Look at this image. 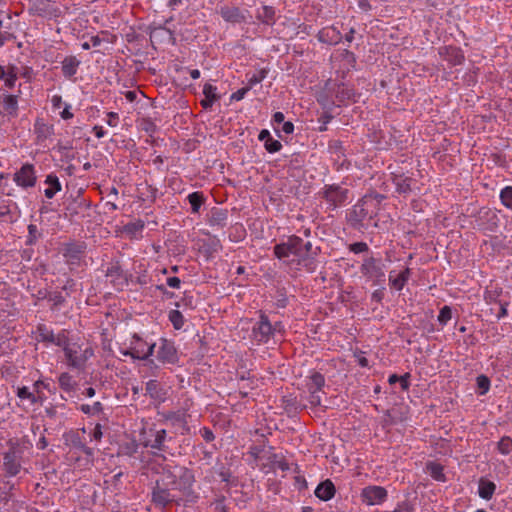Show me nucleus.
<instances>
[{
    "label": "nucleus",
    "mask_w": 512,
    "mask_h": 512,
    "mask_svg": "<svg viewBox=\"0 0 512 512\" xmlns=\"http://www.w3.org/2000/svg\"><path fill=\"white\" fill-rule=\"evenodd\" d=\"M148 469L158 475L151 488V503L160 510L172 506L190 507L199 499V493L194 489L196 482L194 472L185 467L161 464L157 461L148 463Z\"/></svg>",
    "instance_id": "nucleus-1"
},
{
    "label": "nucleus",
    "mask_w": 512,
    "mask_h": 512,
    "mask_svg": "<svg viewBox=\"0 0 512 512\" xmlns=\"http://www.w3.org/2000/svg\"><path fill=\"white\" fill-rule=\"evenodd\" d=\"M64 354L70 367L83 370L87 360L93 356V350L89 347L83 348L78 343H71L69 347H66Z\"/></svg>",
    "instance_id": "nucleus-2"
},
{
    "label": "nucleus",
    "mask_w": 512,
    "mask_h": 512,
    "mask_svg": "<svg viewBox=\"0 0 512 512\" xmlns=\"http://www.w3.org/2000/svg\"><path fill=\"white\" fill-rule=\"evenodd\" d=\"M87 244L84 241H69L62 245L61 252L68 264H78L84 256Z\"/></svg>",
    "instance_id": "nucleus-3"
},
{
    "label": "nucleus",
    "mask_w": 512,
    "mask_h": 512,
    "mask_svg": "<svg viewBox=\"0 0 512 512\" xmlns=\"http://www.w3.org/2000/svg\"><path fill=\"white\" fill-rule=\"evenodd\" d=\"M301 244V238L290 236L285 243L277 244L274 247V254L279 259L290 258L289 262H297V245Z\"/></svg>",
    "instance_id": "nucleus-4"
},
{
    "label": "nucleus",
    "mask_w": 512,
    "mask_h": 512,
    "mask_svg": "<svg viewBox=\"0 0 512 512\" xmlns=\"http://www.w3.org/2000/svg\"><path fill=\"white\" fill-rule=\"evenodd\" d=\"M105 276L119 291L123 290V288L128 285L127 276L118 261L108 263Z\"/></svg>",
    "instance_id": "nucleus-5"
},
{
    "label": "nucleus",
    "mask_w": 512,
    "mask_h": 512,
    "mask_svg": "<svg viewBox=\"0 0 512 512\" xmlns=\"http://www.w3.org/2000/svg\"><path fill=\"white\" fill-rule=\"evenodd\" d=\"M273 331L274 329L268 317L264 313H261L259 321L252 330L253 338L259 343H266L273 335Z\"/></svg>",
    "instance_id": "nucleus-6"
},
{
    "label": "nucleus",
    "mask_w": 512,
    "mask_h": 512,
    "mask_svg": "<svg viewBox=\"0 0 512 512\" xmlns=\"http://www.w3.org/2000/svg\"><path fill=\"white\" fill-rule=\"evenodd\" d=\"M14 181L23 189L34 187L36 183L35 169L32 164H24L19 171L14 174Z\"/></svg>",
    "instance_id": "nucleus-7"
},
{
    "label": "nucleus",
    "mask_w": 512,
    "mask_h": 512,
    "mask_svg": "<svg viewBox=\"0 0 512 512\" xmlns=\"http://www.w3.org/2000/svg\"><path fill=\"white\" fill-rule=\"evenodd\" d=\"M361 497L366 504L377 505L385 501L387 491L381 486H368L362 490Z\"/></svg>",
    "instance_id": "nucleus-8"
},
{
    "label": "nucleus",
    "mask_w": 512,
    "mask_h": 512,
    "mask_svg": "<svg viewBox=\"0 0 512 512\" xmlns=\"http://www.w3.org/2000/svg\"><path fill=\"white\" fill-rule=\"evenodd\" d=\"M29 13L39 17L56 16L58 8L51 0H34L29 7Z\"/></svg>",
    "instance_id": "nucleus-9"
},
{
    "label": "nucleus",
    "mask_w": 512,
    "mask_h": 512,
    "mask_svg": "<svg viewBox=\"0 0 512 512\" xmlns=\"http://www.w3.org/2000/svg\"><path fill=\"white\" fill-rule=\"evenodd\" d=\"M150 437L145 441V446L159 451H167V442L172 438L167 439V432L165 429L154 430L150 429Z\"/></svg>",
    "instance_id": "nucleus-10"
},
{
    "label": "nucleus",
    "mask_w": 512,
    "mask_h": 512,
    "mask_svg": "<svg viewBox=\"0 0 512 512\" xmlns=\"http://www.w3.org/2000/svg\"><path fill=\"white\" fill-rule=\"evenodd\" d=\"M373 194H365L359 202L354 206L353 212L360 219H364L366 217H370L372 211L369 210L368 204L373 201ZM374 199L377 203H380L383 199H385V194H374Z\"/></svg>",
    "instance_id": "nucleus-11"
},
{
    "label": "nucleus",
    "mask_w": 512,
    "mask_h": 512,
    "mask_svg": "<svg viewBox=\"0 0 512 512\" xmlns=\"http://www.w3.org/2000/svg\"><path fill=\"white\" fill-rule=\"evenodd\" d=\"M3 467L7 476L13 477L19 473L21 464L19 457L14 449L4 453Z\"/></svg>",
    "instance_id": "nucleus-12"
},
{
    "label": "nucleus",
    "mask_w": 512,
    "mask_h": 512,
    "mask_svg": "<svg viewBox=\"0 0 512 512\" xmlns=\"http://www.w3.org/2000/svg\"><path fill=\"white\" fill-rule=\"evenodd\" d=\"M317 38L322 43L336 45L341 41L342 35L336 27L328 26L318 32Z\"/></svg>",
    "instance_id": "nucleus-13"
},
{
    "label": "nucleus",
    "mask_w": 512,
    "mask_h": 512,
    "mask_svg": "<svg viewBox=\"0 0 512 512\" xmlns=\"http://www.w3.org/2000/svg\"><path fill=\"white\" fill-rule=\"evenodd\" d=\"M440 56L451 65L456 66L463 62L464 56L461 50L454 46H445L439 49Z\"/></svg>",
    "instance_id": "nucleus-14"
},
{
    "label": "nucleus",
    "mask_w": 512,
    "mask_h": 512,
    "mask_svg": "<svg viewBox=\"0 0 512 512\" xmlns=\"http://www.w3.org/2000/svg\"><path fill=\"white\" fill-rule=\"evenodd\" d=\"M157 358L162 362L174 363L177 359L176 349L172 343L162 340L161 346L157 351Z\"/></svg>",
    "instance_id": "nucleus-15"
},
{
    "label": "nucleus",
    "mask_w": 512,
    "mask_h": 512,
    "mask_svg": "<svg viewBox=\"0 0 512 512\" xmlns=\"http://www.w3.org/2000/svg\"><path fill=\"white\" fill-rule=\"evenodd\" d=\"M361 272L363 275L368 276L370 278H379L384 275L380 267L379 261H377L373 257L364 260L361 266Z\"/></svg>",
    "instance_id": "nucleus-16"
},
{
    "label": "nucleus",
    "mask_w": 512,
    "mask_h": 512,
    "mask_svg": "<svg viewBox=\"0 0 512 512\" xmlns=\"http://www.w3.org/2000/svg\"><path fill=\"white\" fill-rule=\"evenodd\" d=\"M221 17L231 23H241L245 21V16L238 7L223 6L219 11Z\"/></svg>",
    "instance_id": "nucleus-17"
},
{
    "label": "nucleus",
    "mask_w": 512,
    "mask_h": 512,
    "mask_svg": "<svg viewBox=\"0 0 512 512\" xmlns=\"http://www.w3.org/2000/svg\"><path fill=\"white\" fill-rule=\"evenodd\" d=\"M336 489L333 482L330 479H326L321 482L315 489V495L320 500L328 501L335 495Z\"/></svg>",
    "instance_id": "nucleus-18"
},
{
    "label": "nucleus",
    "mask_w": 512,
    "mask_h": 512,
    "mask_svg": "<svg viewBox=\"0 0 512 512\" xmlns=\"http://www.w3.org/2000/svg\"><path fill=\"white\" fill-rule=\"evenodd\" d=\"M66 441L75 449L82 451L88 457H93L94 452L93 449L86 446V444L81 440L80 435L76 432H71L67 435Z\"/></svg>",
    "instance_id": "nucleus-19"
},
{
    "label": "nucleus",
    "mask_w": 512,
    "mask_h": 512,
    "mask_svg": "<svg viewBox=\"0 0 512 512\" xmlns=\"http://www.w3.org/2000/svg\"><path fill=\"white\" fill-rule=\"evenodd\" d=\"M80 61L75 56H67L62 61V72L67 78L73 77L78 70Z\"/></svg>",
    "instance_id": "nucleus-20"
},
{
    "label": "nucleus",
    "mask_w": 512,
    "mask_h": 512,
    "mask_svg": "<svg viewBox=\"0 0 512 512\" xmlns=\"http://www.w3.org/2000/svg\"><path fill=\"white\" fill-rule=\"evenodd\" d=\"M34 132L37 137V143H40L52 135L53 128L52 126L46 124L44 121L37 120L34 125Z\"/></svg>",
    "instance_id": "nucleus-21"
},
{
    "label": "nucleus",
    "mask_w": 512,
    "mask_h": 512,
    "mask_svg": "<svg viewBox=\"0 0 512 512\" xmlns=\"http://www.w3.org/2000/svg\"><path fill=\"white\" fill-rule=\"evenodd\" d=\"M495 489V483L484 479L480 480L478 493L482 499L490 500L495 492Z\"/></svg>",
    "instance_id": "nucleus-22"
},
{
    "label": "nucleus",
    "mask_w": 512,
    "mask_h": 512,
    "mask_svg": "<svg viewBox=\"0 0 512 512\" xmlns=\"http://www.w3.org/2000/svg\"><path fill=\"white\" fill-rule=\"evenodd\" d=\"M146 392L154 400H163L164 392L157 380H150L146 383Z\"/></svg>",
    "instance_id": "nucleus-23"
},
{
    "label": "nucleus",
    "mask_w": 512,
    "mask_h": 512,
    "mask_svg": "<svg viewBox=\"0 0 512 512\" xmlns=\"http://www.w3.org/2000/svg\"><path fill=\"white\" fill-rule=\"evenodd\" d=\"M3 110L8 115L16 116L18 110L17 97L14 95H6L3 98Z\"/></svg>",
    "instance_id": "nucleus-24"
},
{
    "label": "nucleus",
    "mask_w": 512,
    "mask_h": 512,
    "mask_svg": "<svg viewBox=\"0 0 512 512\" xmlns=\"http://www.w3.org/2000/svg\"><path fill=\"white\" fill-rule=\"evenodd\" d=\"M324 383V376L319 372H315L310 376L309 382L307 383L308 391L319 392L324 386Z\"/></svg>",
    "instance_id": "nucleus-25"
},
{
    "label": "nucleus",
    "mask_w": 512,
    "mask_h": 512,
    "mask_svg": "<svg viewBox=\"0 0 512 512\" xmlns=\"http://www.w3.org/2000/svg\"><path fill=\"white\" fill-rule=\"evenodd\" d=\"M257 18L265 24L271 25L275 20V10L271 6H263Z\"/></svg>",
    "instance_id": "nucleus-26"
},
{
    "label": "nucleus",
    "mask_w": 512,
    "mask_h": 512,
    "mask_svg": "<svg viewBox=\"0 0 512 512\" xmlns=\"http://www.w3.org/2000/svg\"><path fill=\"white\" fill-rule=\"evenodd\" d=\"M37 340L41 342H48L52 343L55 339V334L52 330H50L48 327H46L44 324H39L37 327Z\"/></svg>",
    "instance_id": "nucleus-27"
},
{
    "label": "nucleus",
    "mask_w": 512,
    "mask_h": 512,
    "mask_svg": "<svg viewBox=\"0 0 512 512\" xmlns=\"http://www.w3.org/2000/svg\"><path fill=\"white\" fill-rule=\"evenodd\" d=\"M58 382L61 389H63L66 392L74 390V387L76 385V383L73 381L72 376L67 372L60 374Z\"/></svg>",
    "instance_id": "nucleus-28"
},
{
    "label": "nucleus",
    "mask_w": 512,
    "mask_h": 512,
    "mask_svg": "<svg viewBox=\"0 0 512 512\" xmlns=\"http://www.w3.org/2000/svg\"><path fill=\"white\" fill-rule=\"evenodd\" d=\"M427 470L429 471L432 478L438 481L444 480L443 467L442 465L435 462L427 463Z\"/></svg>",
    "instance_id": "nucleus-29"
},
{
    "label": "nucleus",
    "mask_w": 512,
    "mask_h": 512,
    "mask_svg": "<svg viewBox=\"0 0 512 512\" xmlns=\"http://www.w3.org/2000/svg\"><path fill=\"white\" fill-rule=\"evenodd\" d=\"M143 228H144V221L137 220V221H134V222L127 223L124 226L123 231L126 234L130 235L131 237H135L136 234L138 232H140Z\"/></svg>",
    "instance_id": "nucleus-30"
},
{
    "label": "nucleus",
    "mask_w": 512,
    "mask_h": 512,
    "mask_svg": "<svg viewBox=\"0 0 512 512\" xmlns=\"http://www.w3.org/2000/svg\"><path fill=\"white\" fill-rule=\"evenodd\" d=\"M227 218V212L221 209H213L210 216L211 225H223Z\"/></svg>",
    "instance_id": "nucleus-31"
},
{
    "label": "nucleus",
    "mask_w": 512,
    "mask_h": 512,
    "mask_svg": "<svg viewBox=\"0 0 512 512\" xmlns=\"http://www.w3.org/2000/svg\"><path fill=\"white\" fill-rule=\"evenodd\" d=\"M17 396L22 400H24V399L29 400L31 404L38 403V397H36V394L33 392H30L28 387H26V386L18 387Z\"/></svg>",
    "instance_id": "nucleus-32"
},
{
    "label": "nucleus",
    "mask_w": 512,
    "mask_h": 512,
    "mask_svg": "<svg viewBox=\"0 0 512 512\" xmlns=\"http://www.w3.org/2000/svg\"><path fill=\"white\" fill-rule=\"evenodd\" d=\"M409 276L410 269H404L394 280H392L393 287H395L397 290H401L409 279Z\"/></svg>",
    "instance_id": "nucleus-33"
},
{
    "label": "nucleus",
    "mask_w": 512,
    "mask_h": 512,
    "mask_svg": "<svg viewBox=\"0 0 512 512\" xmlns=\"http://www.w3.org/2000/svg\"><path fill=\"white\" fill-rule=\"evenodd\" d=\"M5 85L8 88H12L15 85V82L17 80V72L16 68L14 66L8 67L7 70H5V76H4Z\"/></svg>",
    "instance_id": "nucleus-34"
},
{
    "label": "nucleus",
    "mask_w": 512,
    "mask_h": 512,
    "mask_svg": "<svg viewBox=\"0 0 512 512\" xmlns=\"http://www.w3.org/2000/svg\"><path fill=\"white\" fill-rule=\"evenodd\" d=\"M169 320L173 324L175 329H181L184 325L183 315L178 310H171L169 313Z\"/></svg>",
    "instance_id": "nucleus-35"
},
{
    "label": "nucleus",
    "mask_w": 512,
    "mask_h": 512,
    "mask_svg": "<svg viewBox=\"0 0 512 512\" xmlns=\"http://www.w3.org/2000/svg\"><path fill=\"white\" fill-rule=\"evenodd\" d=\"M46 184L50 185V188L45 189L44 192H59L61 190V184L56 175L50 174L46 178Z\"/></svg>",
    "instance_id": "nucleus-36"
},
{
    "label": "nucleus",
    "mask_w": 512,
    "mask_h": 512,
    "mask_svg": "<svg viewBox=\"0 0 512 512\" xmlns=\"http://www.w3.org/2000/svg\"><path fill=\"white\" fill-rule=\"evenodd\" d=\"M498 450L500 453L507 455L512 451V439L508 436H504L498 442Z\"/></svg>",
    "instance_id": "nucleus-37"
},
{
    "label": "nucleus",
    "mask_w": 512,
    "mask_h": 512,
    "mask_svg": "<svg viewBox=\"0 0 512 512\" xmlns=\"http://www.w3.org/2000/svg\"><path fill=\"white\" fill-rule=\"evenodd\" d=\"M188 200L194 213L199 211V208L204 201L202 194H188Z\"/></svg>",
    "instance_id": "nucleus-38"
},
{
    "label": "nucleus",
    "mask_w": 512,
    "mask_h": 512,
    "mask_svg": "<svg viewBox=\"0 0 512 512\" xmlns=\"http://www.w3.org/2000/svg\"><path fill=\"white\" fill-rule=\"evenodd\" d=\"M53 344H55L56 346L62 347L63 350L65 351L66 347H69L71 343L69 342V338H68L67 334L65 333V331H62V332L58 333L57 335H55Z\"/></svg>",
    "instance_id": "nucleus-39"
},
{
    "label": "nucleus",
    "mask_w": 512,
    "mask_h": 512,
    "mask_svg": "<svg viewBox=\"0 0 512 512\" xmlns=\"http://www.w3.org/2000/svg\"><path fill=\"white\" fill-rule=\"evenodd\" d=\"M216 86L212 84L206 83L203 87V94L206 98L211 99L212 101H216L219 99V96L216 93Z\"/></svg>",
    "instance_id": "nucleus-40"
},
{
    "label": "nucleus",
    "mask_w": 512,
    "mask_h": 512,
    "mask_svg": "<svg viewBox=\"0 0 512 512\" xmlns=\"http://www.w3.org/2000/svg\"><path fill=\"white\" fill-rule=\"evenodd\" d=\"M267 75V71L265 69H261L257 74L252 75L248 79V86L252 88L254 85L262 82Z\"/></svg>",
    "instance_id": "nucleus-41"
},
{
    "label": "nucleus",
    "mask_w": 512,
    "mask_h": 512,
    "mask_svg": "<svg viewBox=\"0 0 512 512\" xmlns=\"http://www.w3.org/2000/svg\"><path fill=\"white\" fill-rule=\"evenodd\" d=\"M264 146L269 153L278 152L282 148V144L278 140L273 139L272 137L266 140Z\"/></svg>",
    "instance_id": "nucleus-42"
},
{
    "label": "nucleus",
    "mask_w": 512,
    "mask_h": 512,
    "mask_svg": "<svg viewBox=\"0 0 512 512\" xmlns=\"http://www.w3.org/2000/svg\"><path fill=\"white\" fill-rule=\"evenodd\" d=\"M452 317V310L449 306H444L441 308L440 313L438 315V321L440 324L445 325Z\"/></svg>",
    "instance_id": "nucleus-43"
},
{
    "label": "nucleus",
    "mask_w": 512,
    "mask_h": 512,
    "mask_svg": "<svg viewBox=\"0 0 512 512\" xmlns=\"http://www.w3.org/2000/svg\"><path fill=\"white\" fill-rule=\"evenodd\" d=\"M103 410V406L100 402H95L92 406L84 404L81 406V411L85 414L99 413Z\"/></svg>",
    "instance_id": "nucleus-44"
},
{
    "label": "nucleus",
    "mask_w": 512,
    "mask_h": 512,
    "mask_svg": "<svg viewBox=\"0 0 512 512\" xmlns=\"http://www.w3.org/2000/svg\"><path fill=\"white\" fill-rule=\"evenodd\" d=\"M477 385L482 390L481 394H484L489 389L490 381L485 375H480L477 377Z\"/></svg>",
    "instance_id": "nucleus-45"
},
{
    "label": "nucleus",
    "mask_w": 512,
    "mask_h": 512,
    "mask_svg": "<svg viewBox=\"0 0 512 512\" xmlns=\"http://www.w3.org/2000/svg\"><path fill=\"white\" fill-rule=\"evenodd\" d=\"M308 260V254L304 252V241L301 239V244L297 245V264H301Z\"/></svg>",
    "instance_id": "nucleus-46"
},
{
    "label": "nucleus",
    "mask_w": 512,
    "mask_h": 512,
    "mask_svg": "<svg viewBox=\"0 0 512 512\" xmlns=\"http://www.w3.org/2000/svg\"><path fill=\"white\" fill-rule=\"evenodd\" d=\"M214 474H217L221 480L223 482H229L230 481V477H231V473L228 469H226L225 467H220L219 469H214L213 471Z\"/></svg>",
    "instance_id": "nucleus-47"
},
{
    "label": "nucleus",
    "mask_w": 512,
    "mask_h": 512,
    "mask_svg": "<svg viewBox=\"0 0 512 512\" xmlns=\"http://www.w3.org/2000/svg\"><path fill=\"white\" fill-rule=\"evenodd\" d=\"M137 449L138 444L136 442H131L122 447V452L127 456H133L137 452Z\"/></svg>",
    "instance_id": "nucleus-48"
},
{
    "label": "nucleus",
    "mask_w": 512,
    "mask_h": 512,
    "mask_svg": "<svg viewBox=\"0 0 512 512\" xmlns=\"http://www.w3.org/2000/svg\"><path fill=\"white\" fill-rule=\"evenodd\" d=\"M49 300L54 306H60L65 302V297L60 292H54L49 295Z\"/></svg>",
    "instance_id": "nucleus-49"
},
{
    "label": "nucleus",
    "mask_w": 512,
    "mask_h": 512,
    "mask_svg": "<svg viewBox=\"0 0 512 512\" xmlns=\"http://www.w3.org/2000/svg\"><path fill=\"white\" fill-rule=\"evenodd\" d=\"M246 381H250L251 384H253L255 382L254 379H252L250 376L245 377L244 375H242L240 377V382L242 383V385L239 384V391L243 397H246L248 395V392L245 390V389H247V386L244 385Z\"/></svg>",
    "instance_id": "nucleus-50"
},
{
    "label": "nucleus",
    "mask_w": 512,
    "mask_h": 512,
    "mask_svg": "<svg viewBox=\"0 0 512 512\" xmlns=\"http://www.w3.org/2000/svg\"><path fill=\"white\" fill-rule=\"evenodd\" d=\"M350 250L356 254L362 253L368 250V245L365 242H355L350 245Z\"/></svg>",
    "instance_id": "nucleus-51"
},
{
    "label": "nucleus",
    "mask_w": 512,
    "mask_h": 512,
    "mask_svg": "<svg viewBox=\"0 0 512 512\" xmlns=\"http://www.w3.org/2000/svg\"><path fill=\"white\" fill-rule=\"evenodd\" d=\"M250 89L251 88L247 85L246 87H243V88L237 90L236 92H234L232 94L231 100H235V101L242 100Z\"/></svg>",
    "instance_id": "nucleus-52"
},
{
    "label": "nucleus",
    "mask_w": 512,
    "mask_h": 512,
    "mask_svg": "<svg viewBox=\"0 0 512 512\" xmlns=\"http://www.w3.org/2000/svg\"><path fill=\"white\" fill-rule=\"evenodd\" d=\"M500 293H501V290L498 291L497 289L496 290H487L485 292L484 298L487 302H496Z\"/></svg>",
    "instance_id": "nucleus-53"
},
{
    "label": "nucleus",
    "mask_w": 512,
    "mask_h": 512,
    "mask_svg": "<svg viewBox=\"0 0 512 512\" xmlns=\"http://www.w3.org/2000/svg\"><path fill=\"white\" fill-rule=\"evenodd\" d=\"M327 201L331 202L333 206L337 205V202H341L343 200L344 194H324Z\"/></svg>",
    "instance_id": "nucleus-54"
},
{
    "label": "nucleus",
    "mask_w": 512,
    "mask_h": 512,
    "mask_svg": "<svg viewBox=\"0 0 512 512\" xmlns=\"http://www.w3.org/2000/svg\"><path fill=\"white\" fill-rule=\"evenodd\" d=\"M119 122L118 114L115 112H109L107 113V120L106 123L111 127H116Z\"/></svg>",
    "instance_id": "nucleus-55"
},
{
    "label": "nucleus",
    "mask_w": 512,
    "mask_h": 512,
    "mask_svg": "<svg viewBox=\"0 0 512 512\" xmlns=\"http://www.w3.org/2000/svg\"><path fill=\"white\" fill-rule=\"evenodd\" d=\"M412 510V505L409 502L404 501L401 504H399L393 512H412Z\"/></svg>",
    "instance_id": "nucleus-56"
},
{
    "label": "nucleus",
    "mask_w": 512,
    "mask_h": 512,
    "mask_svg": "<svg viewBox=\"0 0 512 512\" xmlns=\"http://www.w3.org/2000/svg\"><path fill=\"white\" fill-rule=\"evenodd\" d=\"M499 197L503 205L512 209V194H499Z\"/></svg>",
    "instance_id": "nucleus-57"
},
{
    "label": "nucleus",
    "mask_w": 512,
    "mask_h": 512,
    "mask_svg": "<svg viewBox=\"0 0 512 512\" xmlns=\"http://www.w3.org/2000/svg\"><path fill=\"white\" fill-rule=\"evenodd\" d=\"M201 435L203 437V439L207 442H211L214 440L215 436L212 432V430H210L209 428H203L201 430Z\"/></svg>",
    "instance_id": "nucleus-58"
},
{
    "label": "nucleus",
    "mask_w": 512,
    "mask_h": 512,
    "mask_svg": "<svg viewBox=\"0 0 512 512\" xmlns=\"http://www.w3.org/2000/svg\"><path fill=\"white\" fill-rule=\"evenodd\" d=\"M273 468L287 471L289 470V464L285 460H278L273 462Z\"/></svg>",
    "instance_id": "nucleus-59"
},
{
    "label": "nucleus",
    "mask_w": 512,
    "mask_h": 512,
    "mask_svg": "<svg viewBox=\"0 0 512 512\" xmlns=\"http://www.w3.org/2000/svg\"><path fill=\"white\" fill-rule=\"evenodd\" d=\"M409 378V373H405L404 375L400 376L398 382H400L402 390H407L409 388Z\"/></svg>",
    "instance_id": "nucleus-60"
},
{
    "label": "nucleus",
    "mask_w": 512,
    "mask_h": 512,
    "mask_svg": "<svg viewBox=\"0 0 512 512\" xmlns=\"http://www.w3.org/2000/svg\"><path fill=\"white\" fill-rule=\"evenodd\" d=\"M309 393H310L309 402L314 406L320 405L321 399L318 394L319 392L309 391Z\"/></svg>",
    "instance_id": "nucleus-61"
},
{
    "label": "nucleus",
    "mask_w": 512,
    "mask_h": 512,
    "mask_svg": "<svg viewBox=\"0 0 512 512\" xmlns=\"http://www.w3.org/2000/svg\"><path fill=\"white\" fill-rule=\"evenodd\" d=\"M154 348H155V344L149 345L147 350H143V353L141 354V356H138L139 360H145L149 356H151L153 354Z\"/></svg>",
    "instance_id": "nucleus-62"
},
{
    "label": "nucleus",
    "mask_w": 512,
    "mask_h": 512,
    "mask_svg": "<svg viewBox=\"0 0 512 512\" xmlns=\"http://www.w3.org/2000/svg\"><path fill=\"white\" fill-rule=\"evenodd\" d=\"M181 280L178 277H169L167 279V285L171 288H179Z\"/></svg>",
    "instance_id": "nucleus-63"
},
{
    "label": "nucleus",
    "mask_w": 512,
    "mask_h": 512,
    "mask_svg": "<svg viewBox=\"0 0 512 512\" xmlns=\"http://www.w3.org/2000/svg\"><path fill=\"white\" fill-rule=\"evenodd\" d=\"M102 435H103V433H102V427H101V425H100V424H97V425L94 427V429H93L92 437H93L95 440L99 441V440H101Z\"/></svg>",
    "instance_id": "nucleus-64"
}]
</instances>
